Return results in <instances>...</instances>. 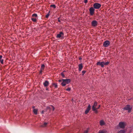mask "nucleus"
<instances>
[{
  "instance_id": "f257e3e1",
  "label": "nucleus",
  "mask_w": 133,
  "mask_h": 133,
  "mask_svg": "<svg viewBox=\"0 0 133 133\" xmlns=\"http://www.w3.org/2000/svg\"><path fill=\"white\" fill-rule=\"evenodd\" d=\"M62 82L61 84L63 86H65L66 84H67L69 83L71 80L70 79H62Z\"/></svg>"
},
{
  "instance_id": "f03ea898",
  "label": "nucleus",
  "mask_w": 133,
  "mask_h": 133,
  "mask_svg": "<svg viewBox=\"0 0 133 133\" xmlns=\"http://www.w3.org/2000/svg\"><path fill=\"white\" fill-rule=\"evenodd\" d=\"M126 125V123L125 122H120L118 124V126L121 129H124Z\"/></svg>"
},
{
  "instance_id": "7ed1b4c3",
  "label": "nucleus",
  "mask_w": 133,
  "mask_h": 133,
  "mask_svg": "<svg viewBox=\"0 0 133 133\" xmlns=\"http://www.w3.org/2000/svg\"><path fill=\"white\" fill-rule=\"evenodd\" d=\"M132 109V107L129 105H127L125 107L123 108L124 110H128L129 112H130Z\"/></svg>"
},
{
  "instance_id": "20e7f679",
  "label": "nucleus",
  "mask_w": 133,
  "mask_h": 133,
  "mask_svg": "<svg viewBox=\"0 0 133 133\" xmlns=\"http://www.w3.org/2000/svg\"><path fill=\"white\" fill-rule=\"evenodd\" d=\"M101 6L100 4L98 3H95L93 5V6L94 8L96 9H99Z\"/></svg>"
},
{
  "instance_id": "39448f33",
  "label": "nucleus",
  "mask_w": 133,
  "mask_h": 133,
  "mask_svg": "<svg viewBox=\"0 0 133 133\" xmlns=\"http://www.w3.org/2000/svg\"><path fill=\"white\" fill-rule=\"evenodd\" d=\"M110 44V42L109 41H106L103 43V46L105 47H107Z\"/></svg>"
},
{
  "instance_id": "423d86ee",
  "label": "nucleus",
  "mask_w": 133,
  "mask_h": 133,
  "mask_svg": "<svg viewBox=\"0 0 133 133\" xmlns=\"http://www.w3.org/2000/svg\"><path fill=\"white\" fill-rule=\"evenodd\" d=\"M64 34L63 32H60L59 34H57L56 37L57 38H60L64 37Z\"/></svg>"
},
{
  "instance_id": "0eeeda50",
  "label": "nucleus",
  "mask_w": 133,
  "mask_h": 133,
  "mask_svg": "<svg viewBox=\"0 0 133 133\" xmlns=\"http://www.w3.org/2000/svg\"><path fill=\"white\" fill-rule=\"evenodd\" d=\"M91 24L92 26L95 27L97 25L98 22L96 20H93Z\"/></svg>"
},
{
  "instance_id": "6e6552de",
  "label": "nucleus",
  "mask_w": 133,
  "mask_h": 133,
  "mask_svg": "<svg viewBox=\"0 0 133 133\" xmlns=\"http://www.w3.org/2000/svg\"><path fill=\"white\" fill-rule=\"evenodd\" d=\"M96 65H100L103 68L104 67V62H98L97 63Z\"/></svg>"
},
{
  "instance_id": "1a4fd4ad",
  "label": "nucleus",
  "mask_w": 133,
  "mask_h": 133,
  "mask_svg": "<svg viewBox=\"0 0 133 133\" xmlns=\"http://www.w3.org/2000/svg\"><path fill=\"white\" fill-rule=\"evenodd\" d=\"M90 14L91 15H92L94 13L95 9L93 7H91L89 9Z\"/></svg>"
},
{
  "instance_id": "9d476101",
  "label": "nucleus",
  "mask_w": 133,
  "mask_h": 133,
  "mask_svg": "<svg viewBox=\"0 0 133 133\" xmlns=\"http://www.w3.org/2000/svg\"><path fill=\"white\" fill-rule=\"evenodd\" d=\"M90 109H91V106L90 104H89L88 105L86 110L85 111V114H87L89 112V110H90Z\"/></svg>"
},
{
  "instance_id": "9b49d317",
  "label": "nucleus",
  "mask_w": 133,
  "mask_h": 133,
  "mask_svg": "<svg viewBox=\"0 0 133 133\" xmlns=\"http://www.w3.org/2000/svg\"><path fill=\"white\" fill-rule=\"evenodd\" d=\"M97 102L96 101H95L94 102V104L92 107V110H94V109H94H95L96 108V107L97 106Z\"/></svg>"
},
{
  "instance_id": "f8f14e48",
  "label": "nucleus",
  "mask_w": 133,
  "mask_h": 133,
  "mask_svg": "<svg viewBox=\"0 0 133 133\" xmlns=\"http://www.w3.org/2000/svg\"><path fill=\"white\" fill-rule=\"evenodd\" d=\"M43 84L44 87H47L49 85V82L47 81H45V82L43 83Z\"/></svg>"
},
{
  "instance_id": "ddd939ff",
  "label": "nucleus",
  "mask_w": 133,
  "mask_h": 133,
  "mask_svg": "<svg viewBox=\"0 0 133 133\" xmlns=\"http://www.w3.org/2000/svg\"><path fill=\"white\" fill-rule=\"evenodd\" d=\"M79 67V71H81L83 68V66L82 64H80L78 65Z\"/></svg>"
},
{
  "instance_id": "4468645a",
  "label": "nucleus",
  "mask_w": 133,
  "mask_h": 133,
  "mask_svg": "<svg viewBox=\"0 0 133 133\" xmlns=\"http://www.w3.org/2000/svg\"><path fill=\"white\" fill-rule=\"evenodd\" d=\"M47 124V123L45 122L43 124L40 125L39 127H46Z\"/></svg>"
},
{
  "instance_id": "2eb2a0df",
  "label": "nucleus",
  "mask_w": 133,
  "mask_h": 133,
  "mask_svg": "<svg viewBox=\"0 0 133 133\" xmlns=\"http://www.w3.org/2000/svg\"><path fill=\"white\" fill-rule=\"evenodd\" d=\"M44 68L45 65H44L43 64H42L41 66V69L40 73H41L42 72V71L44 69Z\"/></svg>"
},
{
  "instance_id": "dca6fc26",
  "label": "nucleus",
  "mask_w": 133,
  "mask_h": 133,
  "mask_svg": "<svg viewBox=\"0 0 133 133\" xmlns=\"http://www.w3.org/2000/svg\"><path fill=\"white\" fill-rule=\"evenodd\" d=\"M99 133H108L105 130H100L99 132Z\"/></svg>"
},
{
  "instance_id": "f3484780",
  "label": "nucleus",
  "mask_w": 133,
  "mask_h": 133,
  "mask_svg": "<svg viewBox=\"0 0 133 133\" xmlns=\"http://www.w3.org/2000/svg\"><path fill=\"white\" fill-rule=\"evenodd\" d=\"M100 124L102 126L105 124V123L102 120L100 121Z\"/></svg>"
},
{
  "instance_id": "a211bd4d",
  "label": "nucleus",
  "mask_w": 133,
  "mask_h": 133,
  "mask_svg": "<svg viewBox=\"0 0 133 133\" xmlns=\"http://www.w3.org/2000/svg\"><path fill=\"white\" fill-rule=\"evenodd\" d=\"M2 56L0 55V62L1 63L3 64V59H2Z\"/></svg>"
},
{
  "instance_id": "6ab92c4d",
  "label": "nucleus",
  "mask_w": 133,
  "mask_h": 133,
  "mask_svg": "<svg viewBox=\"0 0 133 133\" xmlns=\"http://www.w3.org/2000/svg\"><path fill=\"white\" fill-rule=\"evenodd\" d=\"M125 131L124 130H121L119 131L117 133H125Z\"/></svg>"
},
{
  "instance_id": "aec40b11",
  "label": "nucleus",
  "mask_w": 133,
  "mask_h": 133,
  "mask_svg": "<svg viewBox=\"0 0 133 133\" xmlns=\"http://www.w3.org/2000/svg\"><path fill=\"white\" fill-rule=\"evenodd\" d=\"M33 112L35 114L37 115V109H34Z\"/></svg>"
},
{
  "instance_id": "412c9836",
  "label": "nucleus",
  "mask_w": 133,
  "mask_h": 133,
  "mask_svg": "<svg viewBox=\"0 0 133 133\" xmlns=\"http://www.w3.org/2000/svg\"><path fill=\"white\" fill-rule=\"evenodd\" d=\"M110 63V62L109 61H107L106 62H104V65H108Z\"/></svg>"
},
{
  "instance_id": "4be33fe9",
  "label": "nucleus",
  "mask_w": 133,
  "mask_h": 133,
  "mask_svg": "<svg viewBox=\"0 0 133 133\" xmlns=\"http://www.w3.org/2000/svg\"><path fill=\"white\" fill-rule=\"evenodd\" d=\"M31 19L34 22H35L36 21V19L35 18H32Z\"/></svg>"
},
{
  "instance_id": "5701e85b",
  "label": "nucleus",
  "mask_w": 133,
  "mask_h": 133,
  "mask_svg": "<svg viewBox=\"0 0 133 133\" xmlns=\"http://www.w3.org/2000/svg\"><path fill=\"white\" fill-rule=\"evenodd\" d=\"M50 7H52L54 8H56V5L55 4L51 5H50Z\"/></svg>"
},
{
  "instance_id": "b1692460",
  "label": "nucleus",
  "mask_w": 133,
  "mask_h": 133,
  "mask_svg": "<svg viewBox=\"0 0 133 133\" xmlns=\"http://www.w3.org/2000/svg\"><path fill=\"white\" fill-rule=\"evenodd\" d=\"M97 108L95 109H94L95 110H92V111H94L96 113H97L98 112V111L97 110Z\"/></svg>"
},
{
  "instance_id": "393cba45",
  "label": "nucleus",
  "mask_w": 133,
  "mask_h": 133,
  "mask_svg": "<svg viewBox=\"0 0 133 133\" xmlns=\"http://www.w3.org/2000/svg\"><path fill=\"white\" fill-rule=\"evenodd\" d=\"M32 16L33 17H37V15L36 14H32Z\"/></svg>"
},
{
  "instance_id": "a878e982",
  "label": "nucleus",
  "mask_w": 133,
  "mask_h": 133,
  "mask_svg": "<svg viewBox=\"0 0 133 133\" xmlns=\"http://www.w3.org/2000/svg\"><path fill=\"white\" fill-rule=\"evenodd\" d=\"M53 85L54 86L55 88H56L57 87V84L56 83H54L53 84Z\"/></svg>"
},
{
  "instance_id": "bb28decb",
  "label": "nucleus",
  "mask_w": 133,
  "mask_h": 133,
  "mask_svg": "<svg viewBox=\"0 0 133 133\" xmlns=\"http://www.w3.org/2000/svg\"><path fill=\"white\" fill-rule=\"evenodd\" d=\"M70 90H71V88H68L67 89H66V90L67 91H70Z\"/></svg>"
},
{
  "instance_id": "cd10ccee",
  "label": "nucleus",
  "mask_w": 133,
  "mask_h": 133,
  "mask_svg": "<svg viewBox=\"0 0 133 133\" xmlns=\"http://www.w3.org/2000/svg\"><path fill=\"white\" fill-rule=\"evenodd\" d=\"M49 13L47 14L46 15L45 17L46 18H48L49 17Z\"/></svg>"
},
{
  "instance_id": "c85d7f7f",
  "label": "nucleus",
  "mask_w": 133,
  "mask_h": 133,
  "mask_svg": "<svg viewBox=\"0 0 133 133\" xmlns=\"http://www.w3.org/2000/svg\"><path fill=\"white\" fill-rule=\"evenodd\" d=\"M61 75L62 77H64V75L63 73V72H61Z\"/></svg>"
},
{
  "instance_id": "c756f323",
  "label": "nucleus",
  "mask_w": 133,
  "mask_h": 133,
  "mask_svg": "<svg viewBox=\"0 0 133 133\" xmlns=\"http://www.w3.org/2000/svg\"><path fill=\"white\" fill-rule=\"evenodd\" d=\"M88 129L84 131V133H88Z\"/></svg>"
},
{
  "instance_id": "7c9ffc66",
  "label": "nucleus",
  "mask_w": 133,
  "mask_h": 133,
  "mask_svg": "<svg viewBox=\"0 0 133 133\" xmlns=\"http://www.w3.org/2000/svg\"><path fill=\"white\" fill-rule=\"evenodd\" d=\"M50 107H52V108L53 110L54 111L55 110V108H54V107H53V106H52V105H51L50 106Z\"/></svg>"
},
{
  "instance_id": "2f4dec72",
  "label": "nucleus",
  "mask_w": 133,
  "mask_h": 133,
  "mask_svg": "<svg viewBox=\"0 0 133 133\" xmlns=\"http://www.w3.org/2000/svg\"><path fill=\"white\" fill-rule=\"evenodd\" d=\"M86 71L83 70L82 71V73L83 74V75L86 72Z\"/></svg>"
},
{
  "instance_id": "473e14b6",
  "label": "nucleus",
  "mask_w": 133,
  "mask_h": 133,
  "mask_svg": "<svg viewBox=\"0 0 133 133\" xmlns=\"http://www.w3.org/2000/svg\"><path fill=\"white\" fill-rule=\"evenodd\" d=\"M101 106V105H99L98 106V107L97 108H96L97 109H99V108Z\"/></svg>"
},
{
  "instance_id": "72a5a7b5",
  "label": "nucleus",
  "mask_w": 133,
  "mask_h": 133,
  "mask_svg": "<svg viewBox=\"0 0 133 133\" xmlns=\"http://www.w3.org/2000/svg\"><path fill=\"white\" fill-rule=\"evenodd\" d=\"M87 2H88L87 0H84V2L85 3H87Z\"/></svg>"
},
{
  "instance_id": "f704fd0d",
  "label": "nucleus",
  "mask_w": 133,
  "mask_h": 133,
  "mask_svg": "<svg viewBox=\"0 0 133 133\" xmlns=\"http://www.w3.org/2000/svg\"><path fill=\"white\" fill-rule=\"evenodd\" d=\"M47 109H51V108L50 107H47Z\"/></svg>"
},
{
  "instance_id": "c9c22d12",
  "label": "nucleus",
  "mask_w": 133,
  "mask_h": 133,
  "mask_svg": "<svg viewBox=\"0 0 133 133\" xmlns=\"http://www.w3.org/2000/svg\"><path fill=\"white\" fill-rule=\"evenodd\" d=\"M58 22H61V21H60V20L59 19V18H58Z\"/></svg>"
},
{
  "instance_id": "e433bc0d",
  "label": "nucleus",
  "mask_w": 133,
  "mask_h": 133,
  "mask_svg": "<svg viewBox=\"0 0 133 133\" xmlns=\"http://www.w3.org/2000/svg\"><path fill=\"white\" fill-rule=\"evenodd\" d=\"M58 81L59 82H60L61 81H62V80H58Z\"/></svg>"
},
{
  "instance_id": "4c0bfd02",
  "label": "nucleus",
  "mask_w": 133,
  "mask_h": 133,
  "mask_svg": "<svg viewBox=\"0 0 133 133\" xmlns=\"http://www.w3.org/2000/svg\"><path fill=\"white\" fill-rule=\"evenodd\" d=\"M34 108H35V107H32V108L34 109H34Z\"/></svg>"
},
{
  "instance_id": "58836bf2",
  "label": "nucleus",
  "mask_w": 133,
  "mask_h": 133,
  "mask_svg": "<svg viewBox=\"0 0 133 133\" xmlns=\"http://www.w3.org/2000/svg\"><path fill=\"white\" fill-rule=\"evenodd\" d=\"M42 114H43V111H42Z\"/></svg>"
},
{
  "instance_id": "ea45409f",
  "label": "nucleus",
  "mask_w": 133,
  "mask_h": 133,
  "mask_svg": "<svg viewBox=\"0 0 133 133\" xmlns=\"http://www.w3.org/2000/svg\"><path fill=\"white\" fill-rule=\"evenodd\" d=\"M132 99V100H133V98L132 99Z\"/></svg>"
},
{
  "instance_id": "a19ab883",
  "label": "nucleus",
  "mask_w": 133,
  "mask_h": 133,
  "mask_svg": "<svg viewBox=\"0 0 133 133\" xmlns=\"http://www.w3.org/2000/svg\"><path fill=\"white\" fill-rule=\"evenodd\" d=\"M81 59V58H79V59Z\"/></svg>"
}]
</instances>
